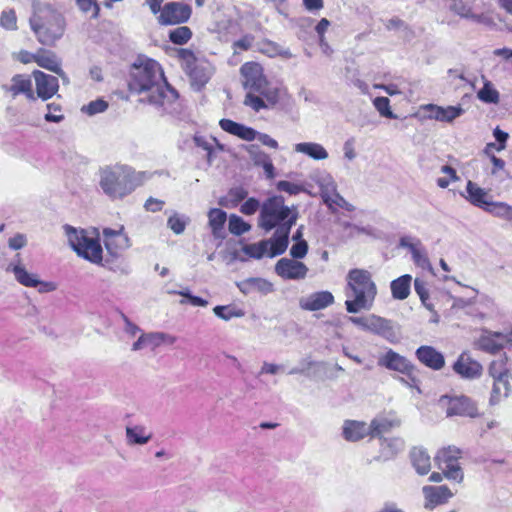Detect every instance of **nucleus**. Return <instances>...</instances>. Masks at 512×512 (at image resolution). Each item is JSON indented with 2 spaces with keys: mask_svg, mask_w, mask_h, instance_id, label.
I'll return each mask as SVG.
<instances>
[{
  "mask_svg": "<svg viewBox=\"0 0 512 512\" xmlns=\"http://www.w3.org/2000/svg\"><path fill=\"white\" fill-rule=\"evenodd\" d=\"M128 87L140 95L139 101L154 106L161 114H174L180 109L178 92L167 82L161 65L153 59L133 64Z\"/></svg>",
  "mask_w": 512,
  "mask_h": 512,
  "instance_id": "obj_1",
  "label": "nucleus"
},
{
  "mask_svg": "<svg viewBox=\"0 0 512 512\" xmlns=\"http://www.w3.org/2000/svg\"><path fill=\"white\" fill-rule=\"evenodd\" d=\"M284 202L282 196L275 195L267 198L261 204L258 226L266 232L275 229L272 255L285 253L289 245L291 228L298 219L297 210H291Z\"/></svg>",
  "mask_w": 512,
  "mask_h": 512,
  "instance_id": "obj_2",
  "label": "nucleus"
},
{
  "mask_svg": "<svg viewBox=\"0 0 512 512\" xmlns=\"http://www.w3.org/2000/svg\"><path fill=\"white\" fill-rule=\"evenodd\" d=\"M344 293L345 309L348 313L356 314L371 310L377 296V286L372 279V274L360 268L349 270Z\"/></svg>",
  "mask_w": 512,
  "mask_h": 512,
  "instance_id": "obj_3",
  "label": "nucleus"
},
{
  "mask_svg": "<svg viewBox=\"0 0 512 512\" xmlns=\"http://www.w3.org/2000/svg\"><path fill=\"white\" fill-rule=\"evenodd\" d=\"M99 186L111 200H121L131 194L146 180L145 172H137L129 166H107L99 171Z\"/></svg>",
  "mask_w": 512,
  "mask_h": 512,
  "instance_id": "obj_4",
  "label": "nucleus"
},
{
  "mask_svg": "<svg viewBox=\"0 0 512 512\" xmlns=\"http://www.w3.org/2000/svg\"><path fill=\"white\" fill-rule=\"evenodd\" d=\"M30 26L41 44L51 46L63 36L65 21L60 13L45 5L35 10Z\"/></svg>",
  "mask_w": 512,
  "mask_h": 512,
  "instance_id": "obj_5",
  "label": "nucleus"
},
{
  "mask_svg": "<svg viewBox=\"0 0 512 512\" xmlns=\"http://www.w3.org/2000/svg\"><path fill=\"white\" fill-rule=\"evenodd\" d=\"M177 57L181 62V67L189 76L192 87L201 90L214 73L213 65L204 58H197L190 49H179Z\"/></svg>",
  "mask_w": 512,
  "mask_h": 512,
  "instance_id": "obj_6",
  "label": "nucleus"
},
{
  "mask_svg": "<svg viewBox=\"0 0 512 512\" xmlns=\"http://www.w3.org/2000/svg\"><path fill=\"white\" fill-rule=\"evenodd\" d=\"M460 457L461 450L458 447L448 446L437 452L435 461L446 478L461 482L463 480V472L458 463Z\"/></svg>",
  "mask_w": 512,
  "mask_h": 512,
  "instance_id": "obj_7",
  "label": "nucleus"
},
{
  "mask_svg": "<svg viewBox=\"0 0 512 512\" xmlns=\"http://www.w3.org/2000/svg\"><path fill=\"white\" fill-rule=\"evenodd\" d=\"M439 405L445 409L447 417L461 416L475 418L479 416L478 407L475 401L471 398L461 396H442L439 399Z\"/></svg>",
  "mask_w": 512,
  "mask_h": 512,
  "instance_id": "obj_8",
  "label": "nucleus"
},
{
  "mask_svg": "<svg viewBox=\"0 0 512 512\" xmlns=\"http://www.w3.org/2000/svg\"><path fill=\"white\" fill-rule=\"evenodd\" d=\"M16 257L17 262H11L7 266L6 271L13 273L19 284L31 288L38 287V291L41 293L52 292L56 289L55 283L41 281L38 279L37 274L28 272L20 261V255L17 254Z\"/></svg>",
  "mask_w": 512,
  "mask_h": 512,
  "instance_id": "obj_9",
  "label": "nucleus"
},
{
  "mask_svg": "<svg viewBox=\"0 0 512 512\" xmlns=\"http://www.w3.org/2000/svg\"><path fill=\"white\" fill-rule=\"evenodd\" d=\"M102 235L105 248L111 256L116 257L131 246L130 238L125 233L123 225L117 229L106 227L103 229Z\"/></svg>",
  "mask_w": 512,
  "mask_h": 512,
  "instance_id": "obj_10",
  "label": "nucleus"
},
{
  "mask_svg": "<svg viewBox=\"0 0 512 512\" xmlns=\"http://www.w3.org/2000/svg\"><path fill=\"white\" fill-rule=\"evenodd\" d=\"M308 271L303 262L292 258L283 257L275 264V273L284 280H303Z\"/></svg>",
  "mask_w": 512,
  "mask_h": 512,
  "instance_id": "obj_11",
  "label": "nucleus"
},
{
  "mask_svg": "<svg viewBox=\"0 0 512 512\" xmlns=\"http://www.w3.org/2000/svg\"><path fill=\"white\" fill-rule=\"evenodd\" d=\"M192 13L188 4L170 2L164 5L159 15V22L164 25H174L186 22Z\"/></svg>",
  "mask_w": 512,
  "mask_h": 512,
  "instance_id": "obj_12",
  "label": "nucleus"
},
{
  "mask_svg": "<svg viewBox=\"0 0 512 512\" xmlns=\"http://www.w3.org/2000/svg\"><path fill=\"white\" fill-rule=\"evenodd\" d=\"M511 343L512 331L509 333H501L483 330V333L477 340L476 345L482 351L495 354L502 350L505 345Z\"/></svg>",
  "mask_w": 512,
  "mask_h": 512,
  "instance_id": "obj_13",
  "label": "nucleus"
},
{
  "mask_svg": "<svg viewBox=\"0 0 512 512\" xmlns=\"http://www.w3.org/2000/svg\"><path fill=\"white\" fill-rule=\"evenodd\" d=\"M367 332L378 335L392 344L399 342L400 339V333L392 321L376 314H370Z\"/></svg>",
  "mask_w": 512,
  "mask_h": 512,
  "instance_id": "obj_14",
  "label": "nucleus"
},
{
  "mask_svg": "<svg viewBox=\"0 0 512 512\" xmlns=\"http://www.w3.org/2000/svg\"><path fill=\"white\" fill-rule=\"evenodd\" d=\"M378 365L403 375H410L411 372L416 371L415 366L406 357L392 349L387 350L378 358Z\"/></svg>",
  "mask_w": 512,
  "mask_h": 512,
  "instance_id": "obj_15",
  "label": "nucleus"
},
{
  "mask_svg": "<svg viewBox=\"0 0 512 512\" xmlns=\"http://www.w3.org/2000/svg\"><path fill=\"white\" fill-rule=\"evenodd\" d=\"M420 109L426 113L424 118L446 123L453 122L464 113V109L460 105L442 107L436 104H426L422 105Z\"/></svg>",
  "mask_w": 512,
  "mask_h": 512,
  "instance_id": "obj_16",
  "label": "nucleus"
},
{
  "mask_svg": "<svg viewBox=\"0 0 512 512\" xmlns=\"http://www.w3.org/2000/svg\"><path fill=\"white\" fill-rule=\"evenodd\" d=\"M453 370L461 378L473 380L482 375L483 367L477 360L473 359L468 352H463L453 364Z\"/></svg>",
  "mask_w": 512,
  "mask_h": 512,
  "instance_id": "obj_17",
  "label": "nucleus"
},
{
  "mask_svg": "<svg viewBox=\"0 0 512 512\" xmlns=\"http://www.w3.org/2000/svg\"><path fill=\"white\" fill-rule=\"evenodd\" d=\"M241 74L244 78V88L257 92L260 91L267 80L263 74L261 65L255 62H247L241 67Z\"/></svg>",
  "mask_w": 512,
  "mask_h": 512,
  "instance_id": "obj_18",
  "label": "nucleus"
},
{
  "mask_svg": "<svg viewBox=\"0 0 512 512\" xmlns=\"http://www.w3.org/2000/svg\"><path fill=\"white\" fill-rule=\"evenodd\" d=\"M36 84L37 96L42 100H48L53 97L59 88L58 79L55 76L46 74L40 70L33 72Z\"/></svg>",
  "mask_w": 512,
  "mask_h": 512,
  "instance_id": "obj_19",
  "label": "nucleus"
},
{
  "mask_svg": "<svg viewBox=\"0 0 512 512\" xmlns=\"http://www.w3.org/2000/svg\"><path fill=\"white\" fill-rule=\"evenodd\" d=\"M334 303V296L329 291H318L311 293L299 300V306L303 310L318 311Z\"/></svg>",
  "mask_w": 512,
  "mask_h": 512,
  "instance_id": "obj_20",
  "label": "nucleus"
},
{
  "mask_svg": "<svg viewBox=\"0 0 512 512\" xmlns=\"http://www.w3.org/2000/svg\"><path fill=\"white\" fill-rule=\"evenodd\" d=\"M423 494L425 496V508L433 509L436 506L445 504L453 496L451 490L445 486H424Z\"/></svg>",
  "mask_w": 512,
  "mask_h": 512,
  "instance_id": "obj_21",
  "label": "nucleus"
},
{
  "mask_svg": "<svg viewBox=\"0 0 512 512\" xmlns=\"http://www.w3.org/2000/svg\"><path fill=\"white\" fill-rule=\"evenodd\" d=\"M415 355L423 365L432 370H440L445 365L443 354L432 346H420Z\"/></svg>",
  "mask_w": 512,
  "mask_h": 512,
  "instance_id": "obj_22",
  "label": "nucleus"
},
{
  "mask_svg": "<svg viewBox=\"0 0 512 512\" xmlns=\"http://www.w3.org/2000/svg\"><path fill=\"white\" fill-rule=\"evenodd\" d=\"M342 436L346 441L357 442L366 436H371L369 425L363 421L345 420L342 427Z\"/></svg>",
  "mask_w": 512,
  "mask_h": 512,
  "instance_id": "obj_23",
  "label": "nucleus"
},
{
  "mask_svg": "<svg viewBox=\"0 0 512 512\" xmlns=\"http://www.w3.org/2000/svg\"><path fill=\"white\" fill-rule=\"evenodd\" d=\"M465 198L474 206L483 209L487 212V209L493 204L494 201L489 200V195L486 190L479 187L476 183L468 181L466 185Z\"/></svg>",
  "mask_w": 512,
  "mask_h": 512,
  "instance_id": "obj_24",
  "label": "nucleus"
},
{
  "mask_svg": "<svg viewBox=\"0 0 512 512\" xmlns=\"http://www.w3.org/2000/svg\"><path fill=\"white\" fill-rule=\"evenodd\" d=\"M239 290L245 294L259 292L267 295L273 291V284L268 280L260 277H250L236 283Z\"/></svg>",
  "mask_w": 512,
  "mask_h": 512,
  "instance_id": "obj_25",
  "label": "nucleus"
},
{
  "mask_svg": "<svg viewBox=\"0 0 512 512\" xmlns=\"http://www.w3.org/2000/svg\"><path fill=\"white\" fill-rule=\"evenodd\" d=\"M219 125L222 130L239 137L245 141H253L256 139L257 131L251 127L237 123L230 119H221Z\"/></svg>",
  "mask_w": 512,
  "mask_h": 512,
  "instance_id": "obj_26",
  "label": "nucleus"
},
{
  "mask_svg": "<svg viewBox=\"0 0 512 512\" xmlns=\"http://www.w3.org/2000/svg\"><path fill=\"white\" fill-rule=\"evenodd\" d=\"M125 433L126 443L130 446L145 445L152 439V432L144 425H127Z\"/></svg>",
  "mask_w": 512,
  "mask_h": 512,
  "instance_id": "obj_27",
  "label": "nucleus"
},
{
  "mask_svg": "<svg viewBox=\"0 0 512 512\" xmlns=\"http://www.w3.org/2000/svg\"><path fill=\"white\" fill-rule=\"evenodd\" d=\"M274 247V237L269 239L261 240L257 243L245 245L243 251L246 255L254 259H261L264 256L270 258L276 257L272 255Z\"/></svg>",
  "mask_w": 512,
  "mask_h": 512,
  "instance_id": "obj_28",
  "label": "nucleus"
},
{
  "mask_svg": "<svg viewBox=\"0 0 512 512\" xmlns=\"http://www.w3.org/2000/svg\"><path fill=\"white\" fill-rule=\"evenodd\" d=\"M265 100L269 109H274L285 99H289V95L284 88L270 87L266 84L263 85L260 91H257Z\"/></svg>",
  "mask_w": 512,
  "mask_h": 512,
  "instance_id": "obj_29",
  "label": "nucleus"
},
{
  "mask_svg": "<svg viewBox=\"0 0 512 512\" xmlns=\"http://www.w3.org/2000/svg\"><path fill=\"white\" fill-rule=\"evenodd\" d=\"M78 256L94 264H100L102 261V247L98 239L90 238L76 252Z\"/></svg>",
  "mask_w": 512,
  "mask_h": 512,
  "instance_id": "obj_30",
  "label": "nucleus"
},
{
  "mask_svg": "<svg viewBox=\"0 0 512 512\" xmlns=\"http://www.w3.org/2000/svg\"><path fill=\"white\" fill-rule=\"evenodd\" d=\"M208 218L209 226L211 228L213 236L217 239H224V225L227 220L226 212L218 208H212L208 212Z\"/></svg>",
  "mask_w": 512,
  "mask_h": 512,
  "instance_id": "obj_31",
  "label": "nucleus"
},
{
  "mask_svg": "<svg viewBox=\"0 0 512 512\" xmlns=\"http://www.w3.org/2000/svg\"><path fill=\"white\" fill-rule=\"evenodd\" d=\"M380 456L384 460H389L401 452L404 448V442L401 438H383L380 437Z\"/></svg>",
  "mask_w": 512,
  "mask_h": 512,
  "instance_id": "obj_32",
  "label": "nucleus"
},
{
  "mask_svg": "<svg viewBox=\"0 0 512 512\" xmlns=\"http://www.w3.org/2000/svg\"><path fill=\"white\" fill-rule=\"evenodd\" d=\"M35 63H37L38 66L47 69L51 72L61 74L63 73L60 61L58 60L55 53L51 51L40 49L37 52Z\"/></svg>",
  "mask_w": 512,
  "mask_h": 512,
  "instance_id": "obj_33",
  "label": "nucleus"
},
{
  "mask_svg": "<svg viewBox=\"0 0 512 512\" xmlns=\"http://www.w3.org/2000/svg\"><path fill=\"white\" fill-rule=\"evenodd\" d=\"M12 84L9 91L14 95L25 94L29 99H35L32 91L31 79L23 74H16L12 77Z\"/></svg>",
  "mask_w": 512,
  "mask_h": 512,
  "instance_id": "obj_34",
  "label": "nucleus"
},
{
  "mask_svg": "<svg viewBox=\"0 0 512 512\" xmlns=\"http://www.w3.org/2000/svg\"><path fill=\"white\" fill-rule=\"evenodd\" d=\"M413 467L420 475H426L431 469V461L428 453L420 447H415L410 452Z\"/></svg>",
  "mask_w": 512,
  "mask_h": 512,
  "instance_id": "obj_35",
  "label": "nucleus"
},
{
  "mask_svg": "<svg viewBox=\"0 0 512 512\" xmlns=\"http://www.w3.org/2000/svg\"><path fill=\"white\" fill-rule=\"evenodd\" d=\"M294 150L303 153L314 160H324L328 158L327 150L316 142H301L294 146Z\"/></svg>",
  "mask_w": 512,
  "mask_h": 512,
  "instance_id": "obj_36",
  "label": "nucleus"
},
{
  "mask_svg": "<svg viewBox=\"0 0 512 512\" xmlns=\"http://www.w3.org/2000/svg\"><path fill=\"white\" fill-rule=\"evenodd\" d=\"M511 377H502L493 380V387L491 391V396L489 399L490 405H496L500 402L501 398L507 397L511 392L510 385Z\"/></svg>",
  "mask_w": 512,
  "mask_h": 512,
  "instance_id": "obj_37",
  "label": "nucleus"
},
{
  "mask_svg": "<svg viewBox=\"0 0 512 512\" xmlns=\"http://www.w3.org/2000/svg\"><path fill=\"white\" fill-rule=\"evenodd\" d=\"M412 277L409 274L402 275L390 283L392 297L397 300H404L410 294Z\"/></svg>",
  "mask_w": 512,
  "mask_h": 512,
  "instance_id": "obj_38",
  "label": "nucleus"
},
{
  "mask_svg": "<svg viewBox=\"0 0 512 512\" xmlns=\"http://www.w3.org/2000/svg\"><path fill=\"white\" fill-rule=\"evenodd\" d=\"M399 420H391L388 418L380 417L374 418L369 424L371 437H381L383 433L390 431L391 428L399 426Z\"/></svg>",
  "mask_w": 512,
  "mask_h": 512,
  "instance_id": "obj_39",
  "label": "nucleus"
},
{
  "mask_svg": "<svg viewBox=\"0 0 512 512\" xmlns=\"http://www.w3.org/2000/svg\"><path fill=\"white\" fill-rule=\"evenodd\" d=\"M488 373L493 380L502 377H511V371L508 365V358L501 356L500 358L493 360L488 368Z\"/></svg>",
  "mask_w": 512,
  "mask_h": 512,
  "instance_id": "obj_40",
  "label": "nucleus"
},
{
  "mask_svg": "<svg viewBox=\"0 0 512 512\" xmlns=\"http://www.w3.org/2000/svg\"><path fill=\"white\" fill-rule=\"evenodd\" d=\"M164 339L163 333H143L141 336L135 341L132 345L133 351L141 350L145 347L151 346V347H157L159 346Z\"/></svg>",
  "mask_w": 512,
  "mask_h": 512,
  "instance_id": "obj_41",
  "label": "nucleus"
},
{
  "mask_svg": "<svg viewBox=\"0 0 512 512\" xmlns=\"http://www.w3.org/2000/svg\"><path fill=\"white\" fill-rule=\"evenodd\" d=\"M64 230L68 238L69 245L77 252L89 239L84 230H77L70 225H65Z\"/></svg>",
  "mask_w": 512,
  "mask_h": 512,
  "instance_id": "obj_42",
  "label": "nucleus"
},
{
  "mask_svg": "<svg viewBox=\"0 0 512 512\" xmlns=\"http://www.w3.org/2000/svg\"><path fill=\"white\" fill-rule=\"evenodd\" d=\"M213 312L218 318L225 321H229L232 318H240L245 315V312L235 305H218L213 308Z\"/></svg>",
  "mask_w": 512,
  "mask_h": 512,
  "instance_id": "obj_43",
  "label": "nucleus"
},
{
  "mask_svg": "<svg viewBox=\"0 0 512 512\" xmlns=\"http://www.w3.org/2000/svg\"><path fill=\"white\" fill-rule=\"evenodd\" d=\"M487 212L493 216L512 223V205L496 201L487 209Z\"/></svg>",
  "mask_w": 512,
  "mask_h": 512,
  "instance_id": "obj_44",
  "label": "nucleus"
},
{
  "mask_svg": "<svg viewBox=\"0 0 512 512\" xmlns=\"http://www.w3.org/2000/svg\"><path fill=\"white\" fill-rule=\"evenodd\" d=\"M477 97L479 100L487 104H497L500 100L499 92L488 80L484 82L483 87L478 91Z\"/></svg>",
  "mask_w": 512,
  "mask_h": 512,
  "instance_id": "obj_45",
  "label": "nucleus"
},
{
  "mask_svg": "<svg viewBox=\"0 0 512 512\" xmlns=\"http://www.w3.org/2000/svg\"><path fill=\"white\" fill-rule=\"evenodd\" d=\"M191 37L192 31L187 26H180L169 32V40L177 45L186 44Z\"/></svg>",
  "mask_w": 512,
  "mask_h": 512,
  "instance_id": "obj_46",
  "label": "nucleus"
},
{
  "mask_svg": "<svg viewBox=\"0 0 512 512\" xmlns=\"http://www.w3.org/2000/svg\"><path fill=\"white\" fill-rule=\"evenodd\" d=\"M189 218L185 215L173 213L167 220V226L177 235L185 231Z\"/></svg>",
  "mask_w": 512,
  "mask_h": 512,
  "instance_id": "obj_47",
  "label": "nucleus"
},
{
  "mask_svg": "<svg viewBox=\"0 0 512 512\" xmlns=\"http://www.w3.org/2000/svg\"><path fill=\"white\" fill-rule=\"evenodd\" d=\"M324 202L329 206V208H333V206L340 207L347 211H354L355 207L347 202L339 193L336 191L332 195L325 194L323 195Z\"/></svg>",
  "mask_w": 512,
  "mask_h": 512,
  "instance_id": "obj_48",
  "label": "nucleus"
},
{
  "mask_svg": "<svg viewBox=\"0 0 512 512\" xmlns=\"http://www.w3.org/2000/svg\"><path fill=\"white\" fill-rule=\"evenodd\" d=\"M229 231L234 235H242L248 232L251 226L246 223L241 217L237 215H231L229 218Z\"/></svg>",
  "mask_w": 512,
  "mask_h": 512,
  "instance_id": "obj_49",
  "label": "nucleus"
},
{
  "mask_svg": "<svg viewBox=\"0 0 512 512\" xmlns=\"http://www.w3.org/2000/svg\"><path fill=\"white\" fill-rule=\"evenodd\" d=\"M373 105L381 116L389 119L396 118V115L390 109V100L387 97H376L373 100Z\"/></svg>",
  "mask_w": 512,
  "mask_h": 512,
  "instance_id": "obj_50",
  "label": "nucleus"
},
{
  "mask_svg": "<svg viewBox=\"0 0 512 512\" xmlns=\"http://www.w3.org/2000/svg\"><path fill=\"white\" fill-rule=\"evenodd\" d=\"M194 142L197 147H200L207 152V161L211 164L213 161L214 144L217 143L216 139L213 138L209 140L204 136H195Z\"/></svg>",
  "mask_w": 512,
  "mask_h": 512,
  "instance_id": "obj_51",
  "label": "nucleus"
},
{
  "mask_svg": "<svg viewBox=\"0 0 512 512\" xmlns=\"http://www.w3.org/2000/svg\"><path fill=\"white\" fill-rule=\"evenodd\" d=\"M244 104L255 112L262 109H269L266 105L264 98L261 95H255L253 91H249L245 97Z\"/></svg>",
  "mask_w": 512,
  "mask_h": 512,
  "instance_id": "obj_52",
  "label": "nucleus"
},
{
  "mask_svg": "<svg viewBox=\"0 0 512 512\" xmlns=\"http://www.w3.org/2000/svg\"><path fill=\"white\" fill-rule=\"evenodd\" d=\"M108 108V103L103 99H97L89 102L81 108V111L87 115L93 116L98 113H103Z\"/></svg>",
  "mask_w": 512,
  "mask_h": 512,
  "instance_id": "obj_53",
  "label": "nucleus"
},
{
  "mask_svg": "<svg viewBox=\"0 0 512 512\" xmlns=\"http://www.w3.org/2000/svg\"><path fill=\"white\" fill-rule=\"evenodd\" d=\"M0 26L6 30L17 29V17L14 10H4L1 13Z\"/></svg>",
  "mask_w": 512,
  "mask_h": 512,
  "instance_id": "obj_54",
  "label": "nucleus"
},
{
  "mask_svg": "<svg viewBox=\"0 0 512 512\" xmlns=\"http://www.w3.org/2000/svg\"><path fill=\"white\" fill-rule=\"evenodd\" d=\"M414 264L423 269L430 267V261L424 247L421 245L411 253Z\"/></svg>",
  "mask_w": 512,
  "mask_h": 512,
  "instance_id": "obj_55",
  "label": "nucleus"
},
{
  "mask_svg": "<svg viewBox=\"0 0 512 512\" xmlns=\"http://www.w3.org/2000/svg\"><path fill=\"white\" fill-rule=\"evenodd\" d=\"M308 253V243L306 240H299L294 243L290 248V255L292 259H303Z\"/></svg>",
  "mask_w": 512,
  "mask_h": 512,
  "instance_id": "obj_56",
  "label": "nucleus"
},
{
  "mask_svg": "<svg viewBox=\"0 0 512 512\" xmlns=\"http://www.w3.org/2000/svg\"><path fill=\"white\" fill-rule=\"evenodd\" d=\"M414 289L417 295L419 296L422 304L425 305L428 309H431L430 305L427 304V300L429 299V291L425 281L416 278L414 281Z\"/></svg>",
  "mask_w": 512,
  "mask_h": 512,
  "instance_id": "obj_57",
  "label": "nucleus"
},
{
  "mask_svg": "<svg viewBox=\"0 0 512 512\" xmlns=\"http://www.w3.org/2000/svg\"><path fill=\"white\" fill-rule=\"evenodd\" d=\"M48 113L45 115L47 122L59 123L64 119V116L60 113L61 107L58 104L50 103L47 105Z\"/></svg>",
  "mask_w": 512,
  "mask_h": 512,
  "instance_id": "obj_58",
  "label": "nucleus"
},
{
  "mask_svg": "<svg viewBox=\"0 0 512 512\" xmlns=\"http://www.w3.org/2000/svg\"><path fill=\"white\" fill-rule=\"evenodd\" d=\"M276 187L279 191H283L288 193L289 195H297L302 191V187L298 184L281 180L276 184Z\"/></svg>",
  "mask_w": 512,
  "mask_h": 512,
  "instance_id": "obj_59",
  "label": "nucleus"
},
{
  "mask_svg": "<svg viewBox=\"0 0 512 512\" xmlns=\"http://www.w3.org/2000/svg\"><path fill=\"white\" fill-rule=\"evenodd\" d=\"M173 293L185 297L189 301V303L193 306L205 307L208 305L207 300H205L199 296L193 295L189 290L174 291Z\"/></svg>",
  "mask_w": 512,
  "mask_h": 512,
  "instance_id": "obj_60",
  "label": "nucleus"
},
{
  "mask_svg": "<svg viewBox=\"0 0 512 512\" xmlns=\"http://www.w3.org/2000/svg\"><path fill=\"white\" fill-rule=\"evenodd\" d=\"M77 5L83 12L92 11V17L97 18L99 14V6L93 0H76Z\"/></svg>",
  "mask_w": 512,
  "mask_h": 512,
  "instance_id": "obj_61",
  "label": "nucleus"
},
{
  "mask_svg": "<svg viewBox=\"0 0 512 512\" xmlns=\"http://www.w3.org/2000/svg\"><path fill=\"white\" fill-rule=\"evenodd\" d=\"M259 208L261 209L260 202L251 197L241 205L240 211L245 215H253Z\"/></svg>",
  "mask_w": 512,
  "mask_h": 512,
  "instance_id": "obj_62",
  "label": "nucleus"
},
{
  "mask_svg": "<svg viewBox=\"0 0 512 512\" xmlns=\"http://www.w3.org/2000/svg\"><path fill=\"white\" fill-rule=\"evenodd\" d=\"M422 245L421 241L412 236H403L399 240V247L406 248L412 253Z\"/></svg>",
  "mask_w": 512,
  "mask_h": 512,
  "instance_id": "obj_63",
  "label": "nucleus"
},
{
  "mask_svg": "<svg viewBox=\"0 0 512 512\" xmlns=\"http://www.w3.org/2000/svg\"><path fill=\"white\" fill-rule=\"evenodd\" d=\"M493 136L495 138V140L498 142V146H497V150L498 151H501L503 149H505L506 147V142L509 138V135L507 132L501 130L499 127H496L494 130H493Z\"/></svg>",
  "mask_w": 512,
  "mask_h": 512,
  "instance_id": "obj_64",
  "label": "nucleus"
}]
</instances>
